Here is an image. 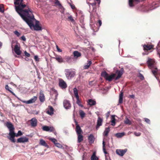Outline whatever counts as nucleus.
<instances>
[{
    "instance_id": "1",
    "label": "nucleus",
    "mask_w": 160,
    "mask_h": 160,
    "mask_svg": "<svg viewBox=\"0 0 160 160\" xmlns=\"http://www.w3.org/2000/svg\"><path fill=\"white\" fill-rule=\"evenodd\" d=\"M24 0H14L16 11L32 30L40 31L42 27L39 25V22L36 20L30 9L23 3Z\"/></svg>"
},
{
    "instance_id": "2",
    "label": "nucleus",
    "mask_w": 160,
    "mask_h": 160,
    "mask_svg": "<svg viewBox=\"0 0 160 160\" xmlns=\"http://www.w3.org/2000/svg\"><path fill=\"white\" fill-rule=\"evenodd\" d=\"M6 126L9 129V137L8 138L13 142H15V140L14 139L15 137H18L19 136H21L22 134V132L19 130L18 131L17 134L14 132V128L13 126L11 123L9 122H7Z\"/></svg>"
},
{
    "instance_id": "3",
    "label": "nucleus",
    "mask_w": 160,
    "mask_h": 160,
    "mask_svg": "<svg viewBox=\"0 0 160 160\" xmlns=\"http://www.w3.org/2000/svg\"><path fill=\"white\" fill-rule=\"evenodd\" d=\"M147 64L149 68L151 69L152 72L154 76L159 73V72L156 66L155 60L148 58Z\"/></svg>"
},
{
    "instance_id": "4",
    "label": "nucleus",
    "mask_w": 160,
    "mask_h": 160,
    "mask_svg": "<svg viewBox=\"0 0 160 160\" xmlns=\"http://www.w3.org/2000/svg\"><path fill=\"white\" fill-rule=\"evenodd\" d=\"M101 76L105 78L107 81H111L115 76V74H112L111 75L109 74L105 71L101 72Z\"/></svg>"
},
{
    "instance_id": "5",
    "label": "nucleus",
    "mask_w": 160,
    "mask_h": 160,
    "mask_svg": "<svg viewBox=\"0 0 160 160\" xmlns=\"http://www.w3.org/2000/svg\"><path fill=\"white\" fill-rule=\"evenodd\" d=\"M65 75L68 80H70L75 75V72L71 69H66L65 70Z\"/></svg>"
},
{
    "instance_id": "6",
    "label": "nucleus",
    "mask_w": 160,
    "mask_h": 160,
    "mask_svg": "<svg viewBox=\"0 0 160 160\" xmlns=\"http://www.w3.org/2000/svg\"><path fill=\"white\" fill-rule=\"evenodd\" d=\"M73 93L75 97H76L77 101L76 103L79 106L81 107H83V105L81 104V102L79 99V96L78 94V90L76 88H75L73 89Z\"/></svg>"
},
{
    "instance_id": "7",
    "label": "nucleus",
    "mask_w": 160,
    "mask_h": 160,
    "mask_svg": "<svg viewBox=\"0 0 160 160\" xmlns=\"http://www.w3.org/2000/svg\"><path fill=\"white\" fill-rule=\"evenodd\" d=\"M55 2L54 3L56 4V5L58 6V8L59 11L60 12L63 13L65 11V8L60 3V2L58 0H55Z\"/></svg>"
},
{
    "instance_id": "8",
    "label": "nucleus",
    "mask_w": 160,
    "mask_h": 160,
    "mask_svg": "<svg viewBox=\"0 0 160 160\" xmlns=\"http://www.w3.org/2000/svg\"><path fill=\"white\" fill-rule=\"evenodd\" d=\"M37 99V97L36 96H34L32 98L28 101H26L24 100H21V101L23 103L26 104H31L34 103Z\"/></svg>"
},
{
    "instance_id": "9",
    "label": "nucleus",
    "mask_w": 160,
    "mask_h": 160,
    "mask_svg": "<svg viewBox=\"0 0 160 160\" xmlns=\"http://www.w3.org/2000/svg\"><path fill=\"white\" fill-rule=\"evenodd\" d=\"M64 108L66 109H70L71 107V104L70 101L68 100H64L63 102Z\"/></svg>"
},
{
    "instance_id": "10",
    "label": "nucleus",
    "mask_w": 160,
    "mask_h": 160,
    "mask_svg": "<svg viewBox=\"0 0 160 160\" xmlns=\"http://www.w3.org/2000/svg\"><path fill=\"white\" fill-rule=\"evenodd\" d=\"M75 122L76 126L75 130L77 134H82L83 133L79 125L78 124V122L75 120Z\"/></svg>"
},
{
    "instance_id": "11",
    "label": "nucleus",
    "mask_w": 160,
    "mask_h": 160,
    "mask_svg": "<svg viewBox=\"0 0 160 160\" xmlns=\"http://www.w3.org/2000/svg\"><path fill=\"white\" fill-rule=\"evenodd\" d=\"M30 124L32 127L35 128L37 125L38 121L35 118H33L30 120Z\"/></svg>"
},
{
    "instance_id": "12",
    "label": "nucleus",
    "mask_w": 160,
    "mask_h": 160,
    "mask_svg": "<svg viewBox=\"0 0 160 160\" xmlns=\"http://www.w3.org/2000/svg\"><path fill=\"white\" fill-rule=\"evenodd\" d=\"M127 151V149H117L116 150V153L118 155L122 156Z\"/></svg>"
},
{
    "instance_id": "13",
    "label": "nucleus",
    "mask_w": 160,
    "mask_h": 160,
    "mask_svg": "<svg viewBox=\"0 0 160 160\" xmlns=\"http://www.w3.org/2000/svg\"><path fill=\"white\" fill-rule=\"evenodd\" d=\"M28 138L26 137H22L18 138L17 139V142L19 143H24L28 142Z\"/></svg>"
},
{
    "instance_id": "14",
    "label": "nucleus",
    "mask_w": 160,
    "mask_h": 160,
    "mask_svg": "<svg viewBox=\"0 0 160 160\" xmlns=\"http://www.w3.org/2000/svg\"><path fill=\"white\" fill-rule=\"evenodd\" d=\"M59 86L62 89H64L67 87L66 82L62 79H60L59 83Z\"/></svg>"
},
{
    "instance_id": "15",
    "label": "nucleus",
    "mask_w": 160,
    "mask_h": 160,
    "mask_svg": "<svg viewBox=\"0 0 160 160\" xmlns=\"http://www.w3.org/2000/svg\"><path fill=\"white\" fill-rule=\"evenodd\" d=\"M103 121V119L101 117H98L97 122V124L96 126V129H98L99 127L102 126V122Z\"/></svg>"
},
{
    "instance_id": "16",
    "label": "nucleus",
    "mask_w": 160,
    "mask_h": 160,
    "mask_svg": "<svg viewBox=\"0 0 160 160\" xmlns=\"http://www.w3.org/2000/svg\"><path fill=\"white\" fill-rule=\"evenodd\" d=\"M53 128L52 127H50L47 126H44L42 127V129L43 131H49L52 132L53 131Z\"/></svg>"
},
{
    "instance_id": "17",
    "label": "nucleus",
    "mask_w": 160,
    "mask_h": 160,
    "mask_svg": "<svg viewBox=\"0 0 160 160\" xmlns=\"http://www.w3.org/2000/svg\"><path fill=\"white\" fill-rule=\"evenodd\" d=\"M14 51L18 55H19L21 54V51L20 49V47L18 44H16L14 48Z\"/></svg>"
},
{
    "instance_id": "18",
    "label": "nucleus",
    "mask_w": 160,
    "mask_h": 160,
    "mask_svg": "<svg viewBox=\"0 0 160 160\" xmlns=\"http://www.w3.org/2000/svg\"><path fill=\"white\" fill-rule=\"evenodd\" d=\"M54 109L51 106H48V108L47 109V113L48 114L52 115L53 114Z\"/></svg>"
},
{
    "instance_id": "19",
    "label": "nucleus",
    "mask_w": 160,
    "mask_h": 160,
    "mask_svg": "<svg viewBox=\"0 0 160 160\" xmlns=\"http://www.w3.org/2000/svg\"><path fill=\"white\" fill-rule=\"evenodd\" d=\"M142 0H129V5L130 7L134 6L133 3H138Z\"/></svg>"
},
{
    "instance_id": "20",
    "label": "nucleus",
    "mask_w": 160,
    "mask_h": 160,
    "mask_svg": "<svg viewBox=\"0 0 160 160\" xmlns=\"http://www.w3.org/2000/svg\"><path fill=\"white\" fill-rule=\"evenodd\" d=\"M123 73V69L122 68L118 72L117 76L115 78V80H117L121 77Z\"/></svg>"
},
{
    "instance_id": "21",
    "label": "nucleus",
    "mask_w": 160,
    "mask_h": 160,
    "mask_svg": "<svg viewBox=\"0 0 160 160\" xmlns=\"http://www.w3.org/2000/svg\"><path fill=\"white\" fill-rule=\"evenodd\" d=\"M88 138L89 143L92 144L93 143L94 141V138L92 134H90L88 136Z\"/></svg>"
},
{
    "instance_id": "22",
    "label": "nucleus",
    "mask_w": 160,
    "mask_h": 160,
    "mask_svg": "<svg viewBox=\"0 0 160 160\" xmlns=\"http://www.w3.org/2000/svg\"><path fill=\"white\" fill-rule=\"evenodd\" d=\"M87 103L88 105L90 106L94 105L96 104V101L91 99H88L87 101Z\"/></svg>"
},
{
    "instance_id": "23",
    "label": "nucleus",
    "mask_w": 160,
    "mask_h": 160,
    "mask_svg": "<svg viewBox=\"0 0 160 160\" xmlns=\"http://www.w3.org/2000/svg\"><path fill=\"white\" fill-rule=\"evenodd\" d=\"M39 144L42 146H43L47 148L49 147L48 145L46 143L45 141L42 139H40Z\"/></svg>"
},
{
    "instance_id": "24",
    "label": "nucleus",
    "mask_w": 160,
    "mask_h": 160,
    "mask_svg": "<svg viewBox=\"0 0 160 160\" xmlns=\"http://www.w3.org/2000/svg\"><path fill=\"white\" fill-rule=\"evenodd\" d=\"M39 100L42 102H43L45 100L44 95L41 90L40 92Z\"/></svg>"
},
{
    "instance_id": "25",
    "label": "nucleus",
    "mask_w": 160,
    "mask_h": 160,
    "mask_svg": "<svg viewBox=\"0 0 160 160\" xmlns=\"http://www.w3.org/2000/svg\"><path fill=\"white\" fill-rule=\"evenodd\" d=\"M110 131V128L109 127L106 128H105V130L103 133V135L104 136H107L108 135V134Z\"/></svg>"
},
{
    "instance_id": "26",
    "label": "nucleus",
    "mask_w": 160,
    "mask_h": 160,
    "mask_svg": "<svg viewBox=\"0 0 160 160\" xmlns=\"http://www.w3.org/2000/svg\"><path fill=\"white\" fill-rule=\"evenodd\" d=\"M73 54L74 57L76 58L80 57L81 55V53L77 51H74Z\"/></svg>"
},
{
    "instance_id": "27",
    "label": "nucleus",
    "mask_w": 160,
    "mask_h": 160,
    "mask_svg": "<svg viewBox=\"0 0 160 160\" xmlns=\"http://www.w3.org/2000/svg\"><path fill=\"white\" fill-rule=\"evenodd\" d=\"M77 135L78 136L77 142L78 143H80L83 140V136L82 135V134Z\"/></svg>"
},
{
    "instance_id": "28",
    "label": "nucleus",
    "mask_w": 160,
    "mask_h": 160,
    "mask_svg": "<svg viewBox=\"0 0 160 160\" xmlns=\"http://www.w3.org/2000/svg\"><path fill=\"white\" fill-rule=\"evenodd\" d=\"M143 47L144 50L148 51L152 48V46L145 45L143 46Z\"/></svg>"
},
{
    "instance_id": "29",
    "label": "nucleus",
    "mask_w": 160,
    "mask_h": 160,
    "mask_svg": "<svg viewBox=\"0 0 160 160\" xmlns=\"http://www.w3.org/2000/svg\"><path fill=\"white\" fill-rule=\"evenodd\" d=\"M54 58L60 63H61L64 62L63 59L61 56L56 57Z\"/></svg>"
},
{
    "instance_id": "30",
    "label": "nucleus",
    "mask_w": 160,
    "mask_h": 160,
    "mask_svg": "<svg viewBox=\"0 0 160 160\" xmlns=\"http://www.w3.org/2000/svg\"><path fill=\"white\" fill-rule=\"evenodd\" d=\"M125 133L124 132L121 133H118L115 134V136L118 138H121L124 136Z\"/></svg>"
},
{
    "instance_id": "31",
    "label": "nucleus",
    "mask_w": 160,
    "mask_h": 160,
    "mask_svg": "<svg viewBox=\"0 0 160 160\" xmlns=\"http://www.w3.org/2000/svg\"><path fill=\"white\" fill-rule=\"evenodd\" d=\"M111 125L114 126L115 124V119L114 116H112L111 118Z\"/></svg>"
},
{
    "instance_id": "32",
    "label": "nucleus",
    "mask_w": 160,
    "mask_h": 160,
    "mask_svg": "<svg viewBox=\"0 0 160 160\" xmlns=\"http://www.w3.org/2000/svg\"><path fill=\"white\" fill-rule=\"evenodd\" d=\"M92 64V62L91 61H88L87 65L84 66V68L85 69H88L91 64Z\"/></svg>"
},
{
    "instance_id": "33",
    "label": "nucleus",
    "mask_w": 160,
    "mask_h": 160,
    "mask_svg": "<svg viewBox=\"0 0 160 160\" xmlns=\"http://www.w3.org/2000/svg\"><path fill=\"white\" fill-rule=\"evenodd\" d=\"M91 159V160H98V158L96 157L95 152H94L92 155Z\"/></svg>"
},
{
    "instance_id": "34",
    "label": "nucleus",
    "mask_w": 160,
    "mask_h": 160,
    "mask_svg": "<svg viewBox=\"0 0 160 160\" xmlns=\"http://www.w3.org/2000/svg\"><path fill=\"white\" fill-rule=\"evenodd\" d=\"M79 114L81 118L83 119L85 117V114L83 111L80 110L79 111Z\"/></svg>"
},
{
    "instance_id": "35",
    "label": "nucleus",
    "mask_w": 160,
    "mask_h": 160,
    "mask_svg": "<svg viewBox=\"0 0 160 160\" xmlns=\"http://www.w3.org/2000/svg\"><path fill=\"white\" fill-rule=\"evenodd\" d=\"M48 139L52 142L55 145L58 142L57 140L55 138H49Z\"/></svg>"
},
{
    "instance_id": "36",
    "label": "nucleus",
    "mask_w": 160,
    "mask_h": 160,
    "mask_svg": "<svg viewBox=\"0 0 160 160\" xmlns=\"http://www.w3.org/2000/svg\"><path fill=\"white\" fill-rule=\"evenodd\" d=\"M124 123L128 125H130L131 124V121L127 118L126 117L125 120L124 121Z\"/></svg>"
},
{
    "instance_id": "37",
    "label": "nucleus",
    "mask_w": 160,
    "mask_h": 160,
    "mask_svg": "<svg viewBox=\"0 0 160 160\" xmlns=\"http://www.w3.org/2000/svg\"><path fill=\"white\" fill-rule=\"evenodd\" d=\"M105 143L104 141L103 140L102 142V149H103V151L104 153L105 154H106L107 153V152L106 151V149H105Z\"/></svg>"
},
{
    "instance_id": "38",
    "label": "nucleus",
    "mask_w": 160,
    "mask_h": 160,
    "mask_svg": "<svg viewBox=\"0 0 160 160\" xmlns=\"http://www.w3.org/2000/svg\"><path fill=\"white\" fill-rule=\"evenodd\" d=\"M4 12V9H3V5L1 4L0 5V12Z\"/></svg>"
},
{
    "instance_id": "39",
    "label": "nucleus",
    "mask_w": 160,
    "mask_h": 160,
    "mask_svg": "<svg viewBox=\"0 0 160 160\" xmlns=\"http://www.w3.org/2000/svg\"><path fill=\"white\" fill-rule=\"evenodd\" d=\"M55 145L56 147L59 148H61L63 147L62 145L61 144L59 143H58V142Z\"/></svg>"
},
{
    "instance_id": "40",
    "label": "nucleus",
    "mask_w": 160,
    "mask_h": 160,
    "mask_svg": "<svg viewBox=\"0 0 160 160\" xmlns=\"http://www.w3.org/2000/svg\"><path fill=\"white\" fill-rule=\"evenodd\" d=\"M68 19H69V20H70L72 22H74V19H73L72 16L71 15H70V16H68Z\"/></svg>"
},
{
    "instance_id": "41",
    "label": "nucleus",
    "mask_w": 160,
    "mask_h": 160,
    "mask_svg": "<svg viewBox=\"0 0 160 160\" xmlns=\"http://www.w3.org/2000/svg\"><path fill=\"white\" fill-rule=\"evenodd\" d=\"M138 77L140 78L142 80L144 79V77L143 75L141 74V73H139L138 74Z\"/></svg>"
},
{
    "instance_id": "42",
    "label": "nucleus",
    "mask_w": 160,
    "mask_h": 160,
    "mask_svg": "<svg viewBox=\"0 0 160 160\" xmlns=\"http://www.w3.org/2000/svg\"><path fill=\"white\" fill-rule=\"evenodd\" d=\"M14 33L17 37H19L20 35V33L17 30L15 31Z\"/></svg>"
},
{
    "instance_id": "43",
    "label": "nucleus",
    "mask_w": 160,
    "mask_h": 160,
    "mask_svg": "<svg viewBox=\"0 0 160 160\" xmlns=\"http://www.w3.org/2000/svg\"><path fill=\"white\" fill-rule=\"evenodd\" d=\"M5 89L8 91L9 92H10V91H11V89H12V88H9V86L8 85H6L5 86Z\"/></svg>"
},
{
    "instance_id": "44",
    "label": "nucleus",
    "mask_w": 160,
    "mask_h": 160,
    "mask_svg": "<svg viewBox=\"0 0 160 160\" xmlns=\"http://www.w3.org/2000/svg\"><path fill=\"white\" fill-rule=\"evenodd\" d=\"M145 121V122H146L148 124L150 123V120L149 119H148V118H144Z\"/></svg>"
},
{
    "instance_id": "45",
    "label": "nucleus",
    "mask_w": 160,
    "mask_h": 160,
    "mask_svg": "<svg viewBox=\"0 0 160 160\" xmlns=\"http://www.w3.org/2000/svg\"><path fill=\"white\" fill-rule=\"evenodd\" d=\"M34 59L36 61H39V58L37 55H35L34 56Z\"/></svg>"
},
{
    "instance_id": "46",
    "label": "nucleus",
    "mask_w": 160,
    "mask_h": 160,
    "mask_svg": "<svg viewBox=\"0 0 160 160\" xmlns=\"http://www.w3.org/2000/svg\"><path fill=\"white\" fill-rule=\"evenodd\" d=\"M122 101H123V98L119 97V103H122Z\"/></svg>"
},
{
    "instance_id": "47",
    "label": "nucleus",
    "mask_w": 160,
    "mask_h": 160,
    "mask_svg": "<svg viewBox=\"0 0 160 160\" xmlns=\"http://www.w3.org/2000/svg\"><path fill=\"white\" fill-rule=\"evenodd\" d=\"M134 134L136 136H139L141 135V133L139 132H134Z\"/></svg>"
},
{
    "instance_id": "48",
    "label": "nucleus",
    "mask_w": 160,
    "mask_h": 160,
    "mask_svg": "<svg viewBox=\"0 0 160 160\" xmlns=\"http://www.w3.org/2000/svg\"><path fill=\"white\" fill-rule=\"evenodd\" d=\"M24 54L25 55L28 57H29L30 56V54L28 53L26 51H25L24 52Z\"/></svg>"
},
{
    "instance_id": "49",
    "label": "nucleus",
    "mask_w": 160,
    "mask_h": 160,
    "mask_svg": "<svg viewBox=\"0 0 160 160\" xmlns=\"http://www.w3.org/2000/svg\"><path fill=\"white\" fill-rule=\"evenodd\" d=\"M56 48L57 51L58 52H62V50L61 49H60L59 47L57 45L56 46Z\"/></svg>"
},
{
    "instance_id": "50",
    "label": "nucleus",
    "mask_w": 160,
    "mask_h": 160,
    "mask_svg": "<svg viewBox=\"0 0 160 160\" xmlns=\"http://www.w3.org/2000/svg\"><path fill=\"white\" fill-rule=\"evenodd\" d=\"M21 38L23 41H25L26 40V38L24 36H22Z\"/></svg>"
},
{
    "instance_id": "51",
    "label": "nucleus",
    "mask_w": 160,
    "mask_h": 160,
    "mask_svg": "<svg viewBox=\"0 0 160 160\" xmlns=\"http://www.w3.org/2000/svg\"><path fill=\"white\" fill-rule=\"evenodd\" d=\"M98 23L99 24V27L101 25L102 22L101 20H99L98 21Z\"/></svg>"
},
{
    "instance_id": "52",
    "label": "nucleus",
    "mask_w": 160,
    "mask_h": 160,
    "mask_svg": "<svg viewBox=\"0 0 160 160\" xmlns=\"http://www.w3.org/2000/svg\"><path fill=\"white\" fill-rule=\"evenodd\" d=\"M123 92H121L119 94V97L123 98Z\"/></svg>"
},
{
    "instance_id": "53",
    "label": "nucleus",
    "mask_w": 160,
    "mask_h": 160,
    "mask_svg": "<svg viewBox=\"0 0 160 160\" xmlns=\"http://www.w3.org/2000/svg\"><path fill=\"white\" fill-rule=\"evenodd\" d=\"M91 5L93 7L95 6L96 5V3H91Z\"/></svg>"
},
{
    "instance_id": "54",
    "label": "nucleus",
    "mask_w": 160,
    "mask_h": 160,
    "mask_svg": "<svg viewBox=\"0 0 160 160\" xmlns=\"http://www.w3.org/2000/svg\"><path fill=\"white\" fill-rule=\"evenodd\" d=\"M10 92L13 95L16 96V95L13 92H12L11 90V91H10Z\"/></svg>"
},
{
    "instance_id": "55",
    "label": "nucleus",
    "mask_w": 160,
    "mask_h": 160,
    "mask_svg": "<svg viewBox=\"0 0 160 160\" xmlns=\"http://www.w3.org/2000/svg\"><path fill=\"white\" fill-rule=\"evenodd\" d=\"M91 18V22H90V26H92V18L91 17L90 18Z\"/></svg>"
},
{
    "instance_id": "56",
    "label": "nucleus",
    "mask_w": 160,
    "mask_h": 160,
    "mask_svg": "<svg viewBox=\"0 0 160 160\" xmlns=\"http://www.w3.org/2000/svg\"><path fill=\"white\" fill-rule=\"evenodd\" d=\"M58 94L57 93L55 95V101L57 99V98L58 97Z\"/></svg>"
},
{
    "instance_id": "57",
    "label": "nucleus",
    "mask_w": 160,
    "mask_h": 160,
    "mask_svg": "<svg viewBox=\"0 0 160 160\" xmlns=\"http://www.w3.org/2000/svg\"><path fill=\"white\" fill-rule=\"evenodd\" d=\"M130 97L131 98H133L134 97V95H130Z\"/></svg>"
},
{
    "instance_id": "58",
    "label": "nucleus",
    "mask_w": 160,
    "mask_h": 160,
    "mask_svg": "<svg viewBox=\"0 0 160 160\" xmlns=\"http://www.w3.org/2000/svg\"><path fill=\"white\" fill-rule=\"evenodd\" d=\"M158 7V6H156L154 8H150V10H152V9H154V8H157V7Z\"/></svg>"
},
{
    "instance_id": "59",
    "label": "nucleus",
    "mask_w": 160,
    "mask_h": 160,
    "mask_svg": "<svg viewBox=\"0 0 160 160\" xmlns=\"http://www.w3.org/2000/svg\"><path fill=\"white\" fill-rule=\"evenodd\" d=\"M71 7L72 9H73L75 8V7L74 5H71Z\"/></svg>"
},
{
    "instance_id": "60",
    "label": "nucleus",
    "mask_w": 160,
    "mask_h": 160,
    "mask_svg": "<svg viewBox=\"0 0 160 160\" xmlns=\"http://www.w3.org/2000/svg\"><path fill=\"white\" fill-rule=\"evenodd\" d=\"M87 3L88 4V5H89V7L90 8V5H91V3H89V2H87Z\"/></svg>"
},
{
    "instance_id": "61",
    "label": "nucleus",
    "mask_w": 160,
    "mask_h": 160,
    "mask_svg": "<svg viewBox=\"0 0 160 160\" xmlns=\"http://www.w3.org/2000/svg\"><path fill=\"white\" fill-rule=\"evenodd\" d=\"M96 1H97V2H98V4H100V0H95Z\"/></svg>"
},
{
    "instance_id": "62",
    "label": "nucleus",
    "mask_w": 160,
    "mask_h": 160,
    "mask_svg": "<svg viewBox=\"0 0 160 160\" xmlns=\"http://www.w3.org/2000/svg\"><path fill=\"white\" fill-rule=\"evenodd\" d=\"M2 43L0 42V48L2 46Z\"/></svg>"
},
{
    "instance_id": "63",
    "label": "nucleus",
    "mask_w": 160,
    "mask_h": 160,
    "mask_svg": "<svg viewBox=\"0 0 160 160\" xmlns=\"http://www.w3.org/2000/svg\"><path fill=\"white\" fill-rule=\"evenodd\" d=\"M110 114V112H107V116L109 114Z\"/></svg>"
},
{
    "instance_id": "64",
    "label": "nucleus",
    "mask_w": 160,
    "mask_h": 160,
    "mask_svg": "<svg viewBox=\"0 0 160 160\" xmlns=\"http://www.w3.org/2000/svg\"><path fill=\"white\" fill-rule=\"evenodd\" d=\"M38 113V111H36L35 113L36 114H37Z\"/></svg>"
}]
</instances>
